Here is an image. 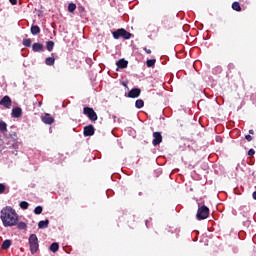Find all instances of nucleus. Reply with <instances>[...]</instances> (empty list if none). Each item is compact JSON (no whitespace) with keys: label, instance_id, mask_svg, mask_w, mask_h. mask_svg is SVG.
Returning <instances> with one entry per match:
<instances>
[{"label":"nucleus","instance_id":"1","mask_svg":"<svg viewBox=\"0 0 256 256\" xmlns=\"http://www.w3.org/2000/svg\"><path fill=\"white\" fill-rule=\"evenodd\" d=\"M0 219L5 227H15L19 223V214L11 206L2 208Z\"/></svg>","mask_w":256,"mask_h":256},{"label":"nucleus","instance_id":"2","mask_svg":"<svg viewBox=\"0 0 256 256\" xmlns=\"http://www.w3.org/2000/svg\"><path fill=\"white\" fill-rule=\"evenodd\" d=\"M114 39H131L133 37V34L128 32L127 30L120 28L112 33Z\"/></svg>","mask_w":256,"mask_h":256},{"label":"nucleus","instance_id":"3","mask_svg":"<svg viewBox=\"0 0 256 256\" xmlns=\"http://www.w3.org/2000/svg\"><path fill=\"white\" fill-rule=\"evenodd\" d=\"M29 245L30 251L32 255H35L37 251H39V239L37 238L36 234H31L29 237Z\"/></svg>","mask_w":256,"mask_h":256},{"label":"nucleus","instance_id":"4","mask_svg":"<svg viewBox=\"0 0 256 256\" xmlns=\"http://www.w3.org/2000/svg\"><path fill=\"white\" fill-rule=\"evenodd\" d=\"M209 217V207L203 205L198 208L196 218L198 221H203Z\"/></svg>","mask_w":256,"mask_h":256},{"label":"nucleus","instance_id":"5","mask_svg":"<svg viewBox=\"0 0 256 256\" xmlns=\"http://www.w3.org/2000/svg\"><path fill=\"white\" fill-rule=\"evenodd\" d=\"M83 113H84V115H87V117H88V119H90V121H97V119H98L97 113L91 107H84Z\"/></svg>","mask_w":256,"mask_h":256},{"label":"nucleus","instance_id":"6","mask_svg":"<svg viewBox=\"0 0 256 256\" xmlns=\"http://www.w3.org/2000/svg\"><path fill=\"white\" fill-rule=\"evenodd\" d=\"M163 142V136L161 135V132H154L153 133V141L152 144L154 147H157V145H161Z\"/></svg>","mask_w":256,"mask_h":256},{"label":"nucleus","instance_id":"7","mask_svg":"<svg viewBox=\"0 0 256 256\" xmlns=\"http://www.w3.org/2000/svg\"><path fill=\"white\" fill-rule=\"evenodd\" d=\"M0 105H2V107H5V109H11L13 102L11 101V98L9 96H4L0 100Z\"/></svg>","mask_w":256,"mask_h":256},{"label":"nucleus","instance_id":"8","mask_svg":"<svg viewBox=\"0 0 256 256\" xmlns=\"http://www.w3.org/2000/svg\"><path fill=\"white\" fill-rule=\"evenodd\" d=\"M84 137H91L95 135V127L93 125H88L84 127Z\"/></svg>","mask_w":256,"mask_h":256},{"label":"nucleus","instance_id":"9","mask_svg":"<svg viewBox=\"0 0 256 256\" xmlns=\"http://www.w3.org/2000/svg\"><path fill=\"white\" fill-rule=\"evenodd\" d=\"M139 95H141V89L139 88H134L132 89L129 93H128V97L130 99H137V97H139Z\"/></svg>","mask_w":256,"mask_h":256},{"label":"nucleus","instance_id":"10","mask_svg":"<svg viewBox=\"0 0 256 256\" xmlns=\"http://www.w3.org/2000/svg\"><path fill=\"white\" fill-rule=\"evenodd\" d=\"M42 121L46 125H53V123H55V119L51 117V114H45L42 116Z\"/></svg>","mask_w":256,"mask_h":256},{"label":"nucleus","instance_id":"11","mask_svg":"<svg viewBox=\"0 0 256 256\" xmlns=\"http://www.w3.org/2000/svg\"><path fill=\"white\" fill-rule=\"evenodd\" d=\"M116 65L118 69H127V65H129V62L125 59H120L116 62Z\"/></svg>","mask_w":256,"mask_h":256},{"label":"nucleus","instance_id":"12","mask_svg":"<svg viewBox=\"0 0 256 256\" xmlns=\"http://www.w3.org/2000/svg\"><path fill=\"white\" fill-rule=\"evenodd\" d=\"M44 47L43 44L41 43H34L32 45V51H34V53H41V51H43Z\"/></svg>","mask_w":256,"mask_h":256},{"label":"nucleus","instance_id":"13","mask_svg":"<svg viewBox=\"0 0 256 256\" xmlns=\"http://www.w3.org/2000/svg\"><path fill=\"white\" fill-rule=\"evenodd\" d=\"M21 115H23V110H21V108L16 107L12 110V117L19 118Z\"/></svg>","mask_w":256,"mask_h":256},{"label":"nucleus","instance_id":"14","mask_svg":"<svg viewBox=\"0 0 256 256\" xmlns=\"http://www.w3.org/2000/svg\"><path fill=\"white\" fill-rule=\"evenodd\" d=\"M30 31L32 35H39L41 33V28L37 25H32Z\"/></svg>","mask_w":256,"mask_h":256},{"label":"nucleus","instance_id":"15","mask_svg":"<svg viewBox=\"0 0 256 256\" xmlns=\"http://www.w3.org/2000/svg\"><path fill=\"white\" fill-rule=\"evenodd\" d=\"M11 245H13V242L11 240H5L2 243L1 248L4 249V251H7L11 247Z\"/></svg>","mask_w":256,"mask_h":256},{"label":"nucleus","instance_id":"16","mask_svg":"<svg viewBox=\"0 0 256 256\" xmlns=\"http://www.w3.org/2000/svg\"><path fill=\"white\" fill-rule=\"evenodd\" d=\"M49 227V220H42L38 223L39 229H47Z\"/></svg>","mask_w":256,"mask_h":256},{"label":"nucleus","instance_id":"17","mask_svg":"<svg viewBox=\"0 0 256 256\" xmlns=\"http://www.w3.org/2000/svg\"><path fill=\"white\" fill-rule=\"evenodd\" d=\"M145 107V102L142 99H138L135 102V108L136 109H143Z\"/></svg>","mask_w":256,"mask_h":256},{"label":"nucleus","instance_id":"18","mask_svg":"<svg viewBox=\"0 0 256 256\" xmlns=\"http://www.w3.org/2000/svg\"><path fill=\"white\" fill-rule=\"evenodd\" d=\"M50 251H52V253H57V251H59V243H52L50 246Z\"/></svg>","mask_w":256,"mask_h":256},{"label":"nucleus","instance_id":"19","mask_svg":"<svg viewBox=\"0 0 256 256\" xmlns=\"http://www.w3.org/2000/svg\"><path fill=\"white\" fill-rule=\"evenodd\" d=\"M6 131H7V123H5V121H1L0 122V132L6 133Z\"/></svg>","mask_w":256,"mask_h":256},{"label":"nucleus","instance_id":"20","mask_svg":"<svg viewBox=\"0 0 256 256\" xmlns=\"http://www.w3.org/2000/svg\"><path fill=\"white\" fill-rule=\"evenodd\" d=\"M53 47H55V42L54 41H48L46 43L47 51H53Z\"/></svg>","mask_w":256,"mask_h":256},{"label":"nucleus","instance_id":"21","mask_svg":"<svg viewBox=\"0 0 256 256\" xmlns=\"http://www.w3.org/2000/svg\"><path fill=\"white\" fill-rule=\"evenodd\" d=\"M45 63H46V65H49V66L55 65V58L54 57H48V58H46Z\"/></svg>","mask_w":256,"mask_h":256},{"label":"nucleus","instance_id":"22","mask_svg":"<svg viewBox=\"0 0 256 256\" xmlns=\"http://www.w3.org/2000/svg\"><path fill=\"white\" fill-rule=\"evenodd\" d=\"M232 9H233L234 11H241V5L239 4V2H234V3L232 4Z\"/></svg>","mask_w":256,"mask_h":256},{"label":"nucleus","instance_id":"23","mask_svg":"<svg viewBox=\"0 0 256 256\" xmlns=\"http://www.w3.org/2000/svg\"><path fill=\"white\" fill-rule=\"evenodd\" d=\"M155 63H157V60L150 59V60H147L146 65L147 67H155Z\"/></svg>","mask_w":256,"mask_h":256},{"label":"nucleus","instance_id":"24","mask_svg":"<svg viewBox=\"0 0 256 256\" xmlns=\"http://www.w3.org/2000/svg\"><path fill=\"white\" fill-rule=\"evenodd\" d=\"M75 9H77V5H75L74 3H70L68 5V11L69 13H73L75 11Z\"/></svg>","mask_w":256,"mask_h":256},{"label":"nucleus","instance_id":"25","mask_svg":"<svg viewBox=\"0 0 256 256\" xmlns=\"http://www.w3.org/2000/svg\"><path fill=\"white\" fill-rule=\"evenodd\" d=\"M34 213H35V215H41V214L43 213V207L37 206V207L34 209Z\"/></svg>","mask_w":256,"mask_h":256},{"label":"nucleus","instance_id":"26","mask_svg":"<svg viewBox=\"0 0 256 256\" xmlns=\"http://www.w3.org/2000/svg\"><path fill=\"white\" fill-rule=\"evenodd\" d=\"M17 228L20 230H25V229H27V224L25 222H19L17 224Z\"/></svg>","mask_w":256,"mask_h":256},{"label":"nucleus","instance_id":"27","mask_svg":"<svg viewBox=\"0 0 256 256\" xmlns=\"http://www.w3.org/2000/svg\"><path fill=\"white\" fill-rule=\"evenodd\" d=\"M22 44L24 45V47H31V39L30 38L24 39Z\"/></svg>","mask_w":256,"mask_h":256},{"label":"nucleus","instance_id":"28","mask_svg":"<svg viewBox=\"0 0 256 256\" xmlns=\"http://www.w3.org/2000/svg\"><path fill=\"white\" fill-rule=\"evenodd\" d=\"M20 207H21V209H29V202H27V201H22V202H20Z\"/></svg>","mask_w":256,"mask_h":256},{"label":"nucleus","instance_id":"29","mask_svg":"<svg viewBox=\"0 0 256 256\" xmlns=\"http://www.w3.org/2000/svg\"><path fill=\"white\" fill-rule=\"evenodd\" d=\"M7 189V186H5V184L1 183L0 184V195H3V193H5Z\"/></svg>","mask_w":256,"mask_h":256},{"label":"nucleus","instance_id":"30","mask_svg":"<svg viewBox=\"0 0 256 256\" xmlns=\"http://www.w3.org/2000/svg\"><path fill=\"white\" fill-rule=\"evenodd\" d=\"M248 155H249L250 157H253V155H255V150H254V149H250V150L248 151Z\"/></svg>","mask_w":256,"mask_h":256},{"label":"nucleus","instance_id":"31","mask_svg":"<svg viewBox=\"0 0 256 256\" xmlns=\"http://www.w3.org/2000/svg\"><path fill=\"white\" fill-rule=\"evenodd\" d=\"M245 139L248 141H253V136L252 135H246Z\"/></svg>","mask_w":256,"mask_h":256},{"label":"nucleus","instance_id":"32","mask_svg":"<svg viewBox=\"0 0 256 256\" xmlns=\"http://www.w3.org/2000/svg\"><path fill=\"white\" fill-rule=\"evenodd\" d=\"M145 53L148 55H151V49H147V47L144 48Z\"/></svg>","mask_w":256,"mask_h":256},{"label":"nucleus","instance_id":"33","mask_svg":"<svg viewBox=\"0 0 256 256\" xmlns=\"http://www.w3.org/2000/svg\"><path fill=\"white\" fill-rule=\"evenodd\" d=\"M9 2L11 3V5H17V0H9Z\"/></svg>","mask_w":256,"mask_h":256},{"label":"nucleus","instance_id":"34","mask_svg":"<svg viewBox=\"0 0 256 256\" xmlns=\"http://www.w3.org/2000/svg\"><path fill=\"white\" fill-rule=\"evenodd\" d=\"M253 199L256 201V191L252 194Z\"/></svg>","mask_w":256,"mask_h":256},{"label":"nucleus","instance_id":"35","mask_svg":"<svg viewBox=\"0 0 256 256\" xmlns=\"http://www.w3.org/2000/svg\"><path fill=\"white\" fill-rule=\"evenodd\" d=\"M250 135H253L255 133L253 130H249Z\"/></svg>","mask_w":256,"mask_h":256},{"label":"nucleus","instance_id":"36","mask_svg":"<svg viewBox=\"0 0 256 256\" xmlns=\"http://www.w3.org/2000/svg\"><path fill=\"white\" fill-rule=\"evenodd\" d=\"M216 141H220V139H219V138H216Z\"/></svg>","mask_w":256,"mask_h":256}]
</instances>
